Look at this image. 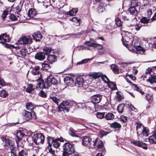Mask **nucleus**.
<instances>
[{"label": "nucleus", "mask_w": 156, "mask_h": 156, "mask_svg": "<svg viewBox=\"0 0 156 156\" xmlns=\"http://www.w3.org/2000/svg\"><path fill=\"white\" fill-rule=\"evenodd\" d=\"M10 40H0V43L2 44L4 46L7 48H9L12 50L16 49H19L20 47V45H23L25 46L27 44H30L32 42V40H18L14 44H8L6 42H9Z\"/></svg>", "instance_id": "f257e3e1"}, {"label": "nucleus", "mask_w": 156, "mask_h": 156, "mask_svg": "<svg viewBox=\"0 0 156 156\" xmlns=\"http://www.w3.org/2000/svg\"><path fill=\"white\" fill-rule=\"evenodd\" d=\"M62 156H80L78 153L75 151L74 145L68 142L65 143L63 145Z\"/></svg>", "instance_id": "f03ea898"}, {"label": "nucleus", "mask_w": 156, "mask_h": 156, "mask_svg": "<svg viewBox=\"0 0 156 156\" xmlns=\"http://www.w3.org/2000/svg\"><path fill=\"white\" fill-rule=\"evenodd\" d=\"M36 82H37V88H48L50 86L51 84L49 80L48 79V76L47 78L44 81L42 78L40 76L36 80Z\"/></svg>", "instance_id": "7ed1b4c3"}, {"label": "nucleus", "mask_w": 156, "mask_h": 156, "mask_svg": "<svg viewBox=\"0 0 156 156\" xmlns=\"http://www.w3.org/2000/svg\"><path fill=\"white\" fill-rule=\"evenodd\" d=\"M76 82L78 86V90L81 91L84 90L88 87V85L84 82L83 79L81 76H79L76 78Z\"/></svg>", "instance_id": "20e7f679"}, {"label": "nucleus", "mask_w": 156, "mask_h": 156, "mask_svg": "<svg viewBox=\"0 0 156 156\" xmlns=\"http://www.w3.org/2000/svg\"><path fill=\"white\" fill-rule=\"evenodd\" d=\"M82 145L86 147H93L94 140L92 141L91 139L89 136H84L82 137Z\"/></svg>", "instance_id": "39448f33"}, {"label": "nucleus", "mask_w": 156, "mask_h": 156, "mask_svg": "<svg viewBox=\"0 0 156 156\" xmlns=\"http://www.w3.org/2000/svg\"><path fill=\"white\" fill-rule=\"evenodd\" d=\"M94 144L93 147H94L95 146H97V149L98 151L102 153L105 152V150L102 141L97 138L95 141H94Z\"/></svg>", "instance_id": "423d86ee"}, {"label": "nucleus", "mask_w": 156, "mask_h": 156, "mask_svg": "<svg viewBox=\"0 0 156 156\" xmlns=\"http://www.w3.org/2000/svg\"><path fill=\"white\" fill-rule=\"evenodd\" d=\"M33 138L34 142L37 145L43 144L44 140V136L41 133L34 134Z\"/></svg>", "instance_id": "0eeeda50"}, {"label": "nucleus", "mask_w": 156, "mask_h": 156, "mask_svg": "<svg viewBox=\"0 0 156 156\" xmlns=\"http://www.w3.org/2000/svg\"><path fill=\"white\" fill-rule=\"evenodd\" d=\"M84 44L90 47L96 48L98 49H101L103 48L101 44L96 43L94 40H90L89 41H86Z\"/></svg>", "instance_id": "6e6552de"}, {"label": "nucleus", "mask_w": 156, "mask_h": 156, "mask_svg": "<svg viewBox=\"0 0 156 156\" xmlns=\"http://www.w3.org/2000/svg\"><path fill=\"white\" fill-rule=\"evenodd\" d=\"M131 142L132 144L141 147L145 150H147V147L146 146V144L140 140H131Z\"/></svg>", "instance_id": "1a4fd4ad"}, {"label": "nucleus", "mask_w": 156, "mask_h": 156, "mask_svg": "<svg viewBox=\"0 0 156 156\" xmlns=\"http://www.w3.org/2000/svg\"><path fill=\"white\" fill-rule=\"evenodd\" d=\"M64 81L65 83L68 86L72 87L76 85L75 83L74 82V80L70 77L66 76L65 77Z\"/></svg>", "instance_id": "9d476101"}, {"label": "nucleus", "mask_w": 156, "mask_h": 156, "mask_svg": "<svg viewBox=\"0 0 156 156\" xmlns=\"http://www.w3.org/2000/svg\"><path fill=\"white\" fill-rule=\"evenodd\" d=\"M136 41H135L133 44V46L135 47L136 49V53L137 54H140L141 55L143 54L146 51V50L140 45L136 46Z\"/></svg>", "instance_id": "9b49d317"}, {"label": "nucleus", "mask_w": 156, "mask_h": 156, "mask_svg": "<svg viewBox=\"0 0 156 156\" xmlns=\"http://www.w3.org/2000/svg\"><path fill=\"white\" fill-rule=\"evenodd\" d=\"M32 114H33L34 115L35 113L34 112H30L26 110H25L24 112L23 113V116L24 118L26 120H28L31 119L32 117Z\"/></svg>", "instance_id": "f8f14e48"}, {"label": "nucleus", "mask_w": 156, "mask_h": 156, "mask_svg": "<svg viewBox=\"0 0 156 156\" xmlns=\"http://www.w3.org/2000/svg\"><path fill=\"white\" fill-rule=\"evenodd\" d=\"M127 11L130 13V14L135 16H137L138 13V11L136 8L134 7L130 6Z\"/></svg>", "instance_id": "ddd939ff"}, {"label": "nucleus", "mask_w": 156, "mask_h": 156, "mask_svg": "<svg viewBox=\"0 0 156 156\" xmlns=\"http://www.w3.org/2000/svg\"><path fill=\"white\" fill-rule=\"evenodd\" d=\"M34 57L36 59L40 61H42L45 58V53L41 52H37L35 54Z\"/></svg>", "instance_id": "4468645a"}, {"label": "nucleus", "mask_w": 156, "mask_h": 156, "mask_svg": "<svg viewBox=\"0 0 156 156\" xmlns=\"http://www.w3.org/2000/svg\"><path fill=\"white\" fill-rule=\"evenodd\" d=\"M102 96L99 94L95 95L92 96V101L94 103H98L100 102Z\"/></svg>", "instance_id": "2eb2a0df"}, {"label": "nucleus", "mask_w": 156, "mask_h": 156, "mask_svg": "<svg viewBox=\"0 0 156 156\" xmlns=\"http://www.w3.org/2000/svg\"><path fill=\"white\" fill-rule=\"evenodd\" d=\"M122 41L123 44L127 48L130 46H133V40H122Z\"/></svg>", "instance_id": "dca6fc26"}, {"label": "nucleus", "mask_w": 156, "mask_h": 156, "mask_svg": "<svg viewBox=\"0 0 156 156\" xmlns=\"http://www.w3.org/2000/svg\"><path fill=\"white\" fill-rule=\"evenodd\" d=\"M48 79L49 80L51 85H56L58 83V80L51 75L50 74L48 76Z\"/></svg>", "instance_id": "f3484780"}, {"label": "nucleus", "mask_w": 156, "mask_h": 156, "mask_svg": "<svg viewBox=\"0 0 156 156\" xmlns=\"http://www.w3.org/2000/svg\"><path fill=\"white\" fill-rule=\"evenodd\" d=\"M147 82H149L151 84H153L156 83V75H151L148 79L146 80Z\"/></svg>", "instance_id": "a211bd4d"}, {"label": "nucleus", "mask_w": 156, "mask_h": 156, "mask_svg": "<svg viewBox=\"0 0 156 156\" xmlns=\"http://www.w3.org/2000/svg\"><path fill=\"white\" fill-rule=\"evenodd\" d=\"M148 141L150 144H154L156 143V134L155 131H154L153 134L150 136L148 139Z\"/></svg>", "instance_id": "6ab92c4d"}, {"label": "nucleus", "mask_w": 156, "mask_h": 156, "mask_svg": "<svg viewBox=\"0 0 156 156\" xmlns=\"http://www.w3.org/2000/svg\"><path fill=\"white\" fill-rule=\"evenodd\" d=\"M40 67L38 66H35L31 71L32 74L34 75H37L40 73Z\"/></svg>", "instance_id": "aec40b11"}, {"label": "nucleus", "mask_w": 156, "mask_h": 156, "mask_svg": "<svg viewBox=\"0 0 156 156\" xmlns=\"http://www.w3.org/2000/svg\"><path fill=\"white\" fill-rule=\"evenodd\" d=\"M17 53L21 56L24 57L26 56V53L29 54L30 53L28 52L27 49L25 48H23L18 51Z\"/></svg>", "instance_id": "412c9836"}, {"label": "nucleus", "mask_w": 156, "mask_h": 156, "mask_svg": "<svg viewBox=\"0 0 156 156\" xmlns=\"http://www.w3.org/2000/svg\"><path fill=\"white\" fill-rule=\"evenodd\" d=\"M32 36L33 39H37V38L41 39L43 37L39 31L35 32Z\"/></svg>", "instance_id": "4be33fe9"}, {"label": "nucleus", "mask_w": 156, "mask_h": 156, "mask_svg": "<svg viewBox=\"0 0 156 156\" xmlns=\"http://www.w3.org/2000/svg\"><path fill=\"white\" fill-rule=\"evenodd\" d=\"M115 24L114 22L109 23L108 25V30H109V33L112 34L113 32H114L113 30H115Z\"/></svg>", "instance_id": "5701e85b"}, {"label": "nucleus", "mask_w": 156, "mask_h": 156, "mask_svg": "<svg viewBox=\"0 0 156 156\" xmlns=\"http://www.w3.org/2000/svg\"><path fill=\"white\" fill-rule=\"evenodd\" d=\"M110 127L111 128L115 129H120V128H121L122 126L121 125L120 123L116 122H115L111 123V124H110Z\"/></svg>", "instance_id": "b1692460"}, {"label": "nucleus", "mask_w": 156, "mask_h": 156, "mask_svg": "<svg viewBox=\"0 0 156 156\" xmlns=\"http://www.w3.org/2000/svg\"><path fill=\"white\" fill-rule=\"evenodd\" d=\"M61 141V140H60L59 138L54 139V141L52 144L53 146L55 148H58L60 146Z\"/></svg>", "instance_id": "393cba45"}, {"label": "nucleus", "mask_w": 156, "mask_h": 156, "mask_svg": "<svg viewBox=\"0 0 156 156\" xmlns=\"http://www.w3.org/2000/svg\"><path fill=\"white\" fill-rule=\"evenodd\" d=\"M149 134V130L148 128L143 127V129L142 130V133L141 135L142 136H147Z\"/></svg>", "instance_id": "a878e982"}, {"label": "nucleus", "mask_w": 156, "mask_h": 156, "mask_svg": "<svg viewBox=\"0 0 156 156\" xmlns=\"http://www.w3.org/2000/svg\"><path fill=\"white\" fill-rule=\"evenodd\" d=\"M108 87L111 88L112 90H115L116 89V84L113 82H111L108 78Z\"/></svg>", "instance_id": "bb28decb"}, {"label": "nucleus", "mask_w": 156, "mask_h": 156, "mask_svg": "<svg viewBox=\"0 0 156 156\" xmlns=\"http://www.w3.org/2000/svg\"><path fill=\"white\" fill-rule=\"evenodd\" d=\"M36 12L34 9H29L28 12V16L30 17H33L35 16Z\"/></svg>", "instance_id": "cd10ccee"}, {"label": "nucleus", "mask_w": 156, "mask_h": 156, "mask_svg": "<svg viewBox=\"0 0 156 156\" xmlns=\"http://www.w3.org/2000/svg\"><path fill=\"white\" fill-rule=\"evenodd\" d=\"M48 61L50 63L54 62L56 60V58L55 55H48L47 57Z\"/></svg>", "instance_id": "c85d7f7f"}, {"label": "nucleus", "mask_w": 156, "mask_h": 156, "mask_svg": "<svg viewBox=\"0 0 156 156\" xmlns=\"http://www.w3.org/2000/svg\"><path fill=\"white\" fill-rule=\"evenodd\" d=\"M62 105H59L58 106V112H61L62 111H65L66 112H69V108L67 107L62 106Z\"/></svg>", "instance_id": "c756f323"}, {"label": "nucleus", "mask_w": 156, "mask_h": 156, "mask_svg": "<svg viewBox=\"0 0 156 156\" xmlns=\"http://www.w3.org/2000/svg\"><path fill=\"white\" fill-rule=\"evenodd\" d=\"M111 67L115 73L118 74L119 73V68L117 65L115 64H113L111 66Z\"/></svg>", "instance_id": "7c9ffc66"}, {"label": "nucleus", "mask_w": 156, "mask_h": 156, "mask_svg": "<svg viewBox=\"0 0 156 156\" xmlns=\"http://www.w3.org/2000/svg\"><path fill=\"white\" fill-rule=\"evenodd\" d=\"M69 133L70 136L73 137H77L78 136L76 133L75 130L72 128H70L69 129Z\"/></svg>", "instance_id": "2f4dec72"}, {"label": "nucleus", "mask_w": 156, "mask_h": 156, "mask_svg": "<svg viewBox=\"0 0 156 156\" xmlns=\"http://www.w3.org/2000/svg\"><path fill=\"white\" fill-rule=\"evenodd\" d=\"M26 108L28 110H32L34 108V105L30 102L27 103L26 105Z\"/></svg>", "instance_id": "473e14b6"}, {"label": "nucleus", "mask_w": 156, "mask_h": 156, "mask_svg": "<svg viewBox=\"0 0 156 156\" xmlns=\"http://www.w3.org/2000/svg\"><path fill=\"white\" fill-rule=\"evenodd\" d=\"M150 19L146 17H143L140 19V22L144 24H147L149 22Z\"/></svg>", "instance_id": "72a5a7b5"}, {"label": "nucleus", "mask_w": 156, "mask_h": 156, "mask_svg": "<svg viewBox=\"0 0 156 156\" xmlns=\"http://www.w3.org/2000/svg\"><path fill=\"white\" fill-rule=\"evenodd\" d=\"M22 6V5L20 4H18L16 7L15 9L16 10V12L15 13V14H16V12L17 14H20V12L21 11Z\"/></svg>", "instance_id": "f704fd0d"}, {"label": "nucleus", "mask_w": 156, "mask_h": 156, "mask_svg": "<svg viewBox=\"0 0 156 156\" xmlns=\"http://www.w3.org/2000/svg\"><path fill=\"white\" fill-rule=\"evenodd\" d=\"M131 2L130 7L136 8L138 6V0H131Z\"/></svg>", "instance_id": "c9c22d12"}, {"label": "nucleus", "mask_w": 156, "mask_h": 156, "mask_svg": "<svg viewBox=\"0 0 156 156\" xmlns=\"http://www.w3.org/2000/svg\"><path fill=\"white\" fill-rule=\"evenodd\" d=\"M92 59V58H86L83 59L81 61L78 62L77 63L76 65H80L86 63H87L89 61H90Z\"/></svg>", "instance_id": "e433bc0d"}, {"label": "nucleus", "mask_w": 156, "mask_h": 156, "mask_svg": "<svg viewBox=\"0 0 156 156\" xmlns=\"http://www.w3.org/2000/svg\"><path fill=\"white\" fill-rule=\"evenodd\" d=\"M24 134L20 131H17L16 134V136L18 140H20L24 136Z\"/></svg>", "instance_id": "4c0bfd02"}, {"label": "nucleus", "mask_w": 156, "mask_h": 156, "mask_svg": "<svg viewBox=\"0 0 156 156\" xmlns=\"http://www.w3.org/2000/svg\"><path fill=\"white\" fill-rule=\"evenodd\" d=\"M44 52H43L45 53V55H47L50 53L51 51V47H46L44 48Z\"/></svg>", "instance_id": "58836bf2"}, {"label": "nucleus", "mask_w": 156, "mask_h": 156, "mask_svg": "<svg viewBox=\"0 0 156 156\" xmlns=\"http://www.w3.org/2000/svg\"><path fill=\"white\" fill-rule=\"evenodd\" d=\"M8 95V92L5 90H3L0 91V96L4 98L6 97Z\"/></svg>", "instance_id": "ea45409f"}, {"label": "nucleus", "mask_w": 156, "mask_h": 156, "mask_svg": "<svg viewBox=\"0 0 156 156\" xmlns=\"http://www.w3.org/2000/svg\"><path fill=\"white\" fill-rule=\"evenodd\" d=\"M47 141L48 144V147L51 146V145L52 144L54 139L53 138L49 136H48L47 137Z\"/></svg>", "instance_id": "a19ab883"}, {"label": "nucleus", "mask_w": 156, "mask_h": 156, "mask_svg": "<svg viewBox=\"0 0 156 156\" xmlns=\"http://www.w3.org/2000/svg\"><path fill=\"white\" fill-rule=\"evenodd\" d=\"M9 17V20L12 21H15L18 20L17 17L13 13H10Z\"/></svg>", "instance_id": "79ce46f5"}, {"label": "nucleus", "mask_w": 156, "mask_h": 156, "mask_svg": "<svg viewBox=\"0 0 156 156\" xmlns=\"http://www.w3.org/2000/svg\"><path fill=\"white\" fill-rule=\"evenodd\" d=\"M124 105L123 104H120L118 106L117 110L119 113H122V112Z\"/></svg>", "instance_id": "37998d69"}, {"label": "nucleus", "mask_w": 156, "mask_h": 156, "mask_svg": "<svg viewBox=\"0 0 156 156\" xmlns=\"http://www.w3.org/2000/svg\"><path fill=\"white\" fill-rule=\"evenodd\" d=\"M6 144V145H8L9 147H13L14 145L12 142L10 140L7 139L5 142Z\"/></svg>", "instance_id": "c03bdc74"}, {"label": "nucleus", "mask_w": 156, "mask_h": 156, "mask_svg": "<svg viewBox=\"0 0 156 156\" xmlns=\"http://www.w3.org/2000/svg\"><path fill=\"white\" fill-rule=\"evenodd\" d=\"M133 86H134V90L140 92L141 94L143 95L144 94V92L142 91V90L139 87H138L137 85L136 84H133Z\"/></svg>", "instance_id": "a18cd8bd"}, {"label": "nucleus", "mask_w": 156, "mask_h": 156, "mask_svg": "<svg viewBox=\"0 0 156 156\" xmlns=\"http://www.w3.org/2000/svg\"><path fill=\"white\" fill-rule=\"evenodd\" d=\"M126 15L127 12H122L121 13V17L124 20H128L129 18L127 17Z\"/></svg>", "instance_id": "49530a36"}, {"label": "nucleus", "mask_w": 156, "mask_h": 156, "mask_svg": "<svg viewBox=\"0 0 156 156\" xmlns=\"http://www.w3.org/2000/svg\"><path fill=\"white\" fill-rule=\"evenodd\" d=\"M115 23L118 27H121L122 25L121 20L119 18H117L115 19Z\"/></svg>", "instance_id": "de8ad7c7"}, {"label": "nucleus", "mask_w": 156, "mask_h": 156, "mask_svg": "<svg viewBox=\"0 0 156 156\" xmlns=\"http://www.w3.org/2000/svg\"><path fill=\"white\" fill-rule=\"evenodd\" d=\"M105 112H98L96 114V116L98 118L101 119L105 117Z\"/></svg>", "instance_id": "09e8293b"}, {"label": "nucleus", "mask_w": 156, "mask_h": 156, "mask_svg": "<svg viewBox=\"0 0 156 156\" xmlns=\"http://www.w3.org/2000/svg\"><path fill=\"white\" fill-rule=\"evenodd\" d=\"M9 36L5 33L0 35V39H9Z\"/></svg>", "instance_id": "8fccbe9b"}, {"label": "nucleus", "mask_w": 156, "mask_h": 156, "mask_svg": "<svg viewBox=\"0 0 156 156\" xmlns=\"http://www.w3.org/2000/svg\"><path fill=\"white\" fill-rule=\"evenodd\" d=\"M102 74L101 73H93L92 76L95 79L98 78L100 76H101V75H102Z\"/></svg>", "instance_id": "3c124183"}, {"label": "nucleus", "mask_w": 156, "mask_h": 156, "mask_svg": "<svg viewBox=\"0 0 156 156\" xmlns=\"http://www.w3.org/2000/svg\"><path fill=\"white\" fill-rule=\"evenodd\" d=\"M9 11L8 10H4L2 15V20H4L6 17V16L8 14Z\"/></svg>", "instance_id": "603ef678"}, {"label": "nucleus", "mask_w": 156, "mask_h": 156, "mask_svg": "<svg viewBox=\"0 0 156 156\" xmlns=\"http://www.w3.org/2000/svg\"><path fill=\"white\" fill-rule=\"evenodd\" d=\"M46 150H48V152L50 153L52 155L55 154V151L52 149L51 146L48 147V148H46Z\"/></svg>", "instance_id": "864d4df0"}, {"label": "nucleus", "mask_w": 156, "mask_h": 156, "mask_svg": "<svg viewBox=\"0 0 156 156\" xmlns=\"http://www.w3.org/2000/svg\"><path fill=\"white\" fill-rule=\"evenodd\" d=\"M42 69H43L47 70L49 69L50 67L49 65L47 63H43L42 64Z\"/></svg>", "instance_id": "5fc2aeb1"}, {"label": "nucleus", "mask_w": 156, "mask_h": 156, "mask_svg": "<svg viewBox=\"0 0 156 156\" xmlns=\"http://www.w3.org/2000/svg\"><path fill=\"white\" fill-rule=\"evenodd\" d=\"M69 102L67 101H63L62 103H61L59 105H63V107H67L69 106Z\"/></svg>", "instance_id": "6e6d98bb"}, {"label": "nucleus", "mask_w": 156, "mask_h": 156, "mask_svg": "<svg viewBox=\"0 0 156 156\" xmlns=\"http://www.w3.org/2000/svg\"><path fill=\"white\" fill-rule=\"evenodd\" d=\"M146 26V25L145 24L142 25L141 24H136L135 26V29L136 30L138 31L141 28L142 26Z\"/></svg>", "instance_id": "4d7b16f0"}, {"label": "nucleus", "mask_w": 156, "mask_h": 156, "mask_svg": "<svg viewBox=\"0 0 156 156\" xmlns=\"http://www.w3.org/2000/svg\"><path fill=\"white\" fill-rule=\"evenodd\" d=\"M78 11L77 9H73L70 11V12L72 14V16L75 15Z\"/></svg>", "instance_id": "13d9d810"}, {"label": "nucleus", "mask_w": 156, "mask_h": 156, "mask_svg": "<svg viewBox=\"0 0 156 156\" xmlns=\"http://www.w3.org/2000/svg\"><path fill=\"white\" fill-rule=\"evenodd\" d=\"M39 95L40 96L44 98L47 97V94L46 93L42 90L40 91Z\"/></svg>", "instance_id": "bf43d9fd"}, {"label": "nucleus", "mask_w": 156, "mask_h": 156, "mask_svg": "<svg viewBox=\"0 0 156 156\" xmlns=\"http://www.w3.org/2000/svg\"><path fill=\"white\" fill-rule=\"evenodd\" d=\"M101 77L102 80L105 83L107 84V77L105 75H102L101 76Z\"/></svg>", "instance_id": "052dcab7"}, {"label": "nucleus", "mask_w": 156, "mask_h": 156, "mask_svg": "<svg viewBox=\"0 0 156 156\" xmlns=\"http://www.w3.org/2000/svg\"><path fill=\"white\" fill-rule=\"evenodd\" d=\"M80 19H78L76 17H73L71 20V21L75 22L76 23H79V24H80Z\"/></svg>", "instance_id": "680f3d73"}, {"label": "nucleus", "mask_w": 156, "mask_h": 156, "mask_svg": "<svg viewBox=\"0 0 156 156\" xmlns=\"http://www.w3.org/2000/svg\"><path fill=\"white\" fill-rule=\"evenodd\" d=\"M147 18H150L151 17V16L152 14V10L151 9H149L147 11Z\"/></svg>", "instance_id": "e2e57ef3"}, {"label": "nucleus", "mask_w": 156, "mask_h": 156, "mask_svg": "<svg viewBox=\"0 0 156 156\" xmlns=\"http://www.w3.org/2000/svg\"><path fill=\"white\" fill-rule=\"evenodd\" d=\"M145 98L148 101H149L153 98L152 95L149 94H147L145 96Z\"/></svg>", "instance_id": "0e129e2a"}, {"label": "nucleus", "mask_w": 156, "mask_h": 156, "mask_svg": "<svg viewBox=\"0 0 156 156\" xmlns=\"http://www.w3.org/2000/svg\"><path fill=\"white\" fill-rule=\"evenodd\" d=\"M114 118V115L111 113H108V120H112Z\"/></svg>", "instance_id": "69168bd1"}, {"label": "nucleus", "mask_w": 156, "mask_h": 156, "mask_svg": "<svg viewBox=\"0 0 156 156\" xmlns=\"http://www.w3.org/2000/svg\"><path fill=\"white\" fill-rule=\"evenodd\" d=\"M107 134V133L104 130H101L100 132V136L101 137H103L105 135H106Z\"/></svg>", "instance_id": "338daca9"}, {"label": "nucleus", "mask_w": 156, "mask_h": 156, "mask_svg": "<svg viewBox=\"0 0 156 156\" xmlns=\"http://www.w3.org/2000/svg\"><path fill=\"white\" fill-rule=\"evenodd\" d=\"M27 154L23 151H21L19 153V156H27Z\"/></svg>", "instance_id": "774afa93"}]
</instances>
